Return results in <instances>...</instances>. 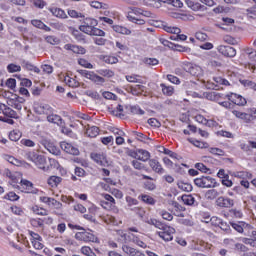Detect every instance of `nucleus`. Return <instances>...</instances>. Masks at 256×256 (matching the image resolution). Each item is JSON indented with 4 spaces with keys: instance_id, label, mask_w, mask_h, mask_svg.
Masks as SVG:
<instances>
[{
    "instance_id": "obj_1",
    "label": "nucleus",
    "mask_w": 256,
    "mask_h": 256,
    "mask_svg": "<svg viewBox=\"0 0 256 256\" xmlns=\"http://www.w3.org/2000/svg\"><path fill=\"white\" fill-rule=\"evenodd\" d=\"M227 102H222V107L224 109H235L237 107H245L247 105V98L243 97L241 94L230 92L227 94Z\"/></svg>"
},
{
    "instance_id": "obj_2",
    "label": "nucleus",
    "mask_w": 256,
    "mask_h": 256,
    "mask_svg": "<svg viewBox=\"0 0 256 256\" xmlns=\"http://www.w3.org/2000/svg\"><path fill=\"white\" fill-rule=\"evenodd\" d=\"M25 158L36 165L41 171H48L49 165H47V158L45 156L37 154L35 151L27 152Z\"/></svg>"
},
{
    "instance_id": "obj_3",
    "label": "nucleus",
    "mask_w": 256,
    "mask_h": 256,
    "mask_svg": "<svg viewBox=\"0 0 256 256\" xmlns=\"http://www.w3.org/2000/svg\"><path fill=\"white\" fill-rule=\"evenodd\" d=\"M194 185L199 189H215L219 183L211 176H200L194 179Z\"/></svg>"
},
{
    "instance_id": "obj_4",
    "label": "nucleus",
    "mask_w": 256,
    "mask_h": 256,
    "mask_svg": "<svg viewBox=\"0 0 256 256\" xmlns=\"http://www.w3.org/2000/svg\"><path fill=\"white\" fill-rule=\"evenodd\" d=\"M75 239L84 243H99V238L93 233V230H86L85 228L80 232H76Z\"/></svg>"
},
{
    "instance_id": "obj_5",
    "label": "nucleus",
    "mask_w": 256,
    "mask_h": 256,
    "mask_svg": "<svg viewBox=\"0 0 256 256\" xmlns=\"http://www.w3.org/2000/svg\"><path fill=\"white\" fill-rule=\"evenodd\" d=\"M101 197H103V200H100V207L105 209L106 211H119L117 209V202L115 201V198L111 196V194L102 193Z\"/></svg>"
},
{
    "instance_id": "obj_6",
    "label": "nucleus",
    "mask_w": 256,
    "mask_h": 256,
    "mask_svg": "<svg viewBox=\"0 0 256 256\" xmlns=\"http://www.w3.org/2000/svg\"><path fill=\"white\" fill-rule=\"evenodd\" d=\"M175 233H176L175 228L169 225L163 224L159 228L157 235L160 237V239H163V241L169 242V241H173V235H175Z\"/></svg>"
},
{
    "instance_id": "obj_7",
    "label": "nucleus",
    "mask_w": 256,
    "mask_h": 256,
    "mask_svg": "<svg viewBox=\"0 0 256 256\" xmlns=\"http://www.w3.org/2000/svg\"><path fill=\"white\" fill-rule=\"evenodd\" d=\"M90 159L100 165V167H107L109 165V160L107 159V152L105 151H94L90 154Z\"/></svg>"
},
{
    "instance_id": "obj_8",
    "label": "nucleus",
    "mask_w": 256,
    "mask_h": 256,
    "mask_svg": "<svg viewBox=\"0 0 256 256\" xmlns=\"http://www.w3.org/2000/svg\"><path fill=\"white\" fill-rule=\"evenodd\" d=\"M97 25H99L97 19L88 17L83 20V23L79 26V29L82 31V33L89 35V33H91V31H93L94 27H97Z\"/></svg>"
},
{
    "instance_id": "obj_9",
    "label": "nucleus",
    "mask_w": 256,
    "mask_h": 256,
    "mask_svg": "<svg viewBox=\"0 0 256 256\" xmlns=\"http://www.w3.org/2000/svg\"><path fill=\"white\" fill-rule=\"evenodd\" d=\"M183 71H186V73H189L193 77H199L201 73H203V70L200 66L197 64H193L191 62H183L181 65Z\"/></svg>"
},
{
    "instance_id": "obj_10",
    "label": "nucleus",
    "mask_w": 256,
    "mask_h": 256,
    "mask_svg": "<svg viewBox=\"0 0 256 256\" xmlns=\"http://www.w3.org/2000/svg\"><path fill=\"white\" fill-rule=\"evenodd\" d=\"M34 112L37 115H45L47 119L51 113H55V109H53V107H51L49 104L36 103L34 105Z\"/></svg>"
},
{
    "instance_id": "obj_11",
    "label": "nucleus",
    "mask_w": 256,
    "mask_h": 256,
    "mask_svg": "<svg viewBox=\"0 0 256 256\" xmlns=\"http://www.w3.org/2000/svg\"><path fill=\"white\" fill-rule=\"evenodd\" d=\"M78 73H80V75L82 77H85L86 79H90V81H93V83H98L101 85H103V83H105V78L95 74V72H93V71L78 70Z\"/></svg>"
},
{
    "instance_id": "obj_12",
    "label": "nucleus",
    "mask_w": 256,
    "mask_h": 256,
    "mask_svg": "<svg viewBox=\"0 0 256 256\" xmlns=\"http://www.w3.org/2000/svg\"><path fill=\"white\" fill-rule=\"evenodd\" d=\"M208 245L207 242L199 238H192L189 242V248L192 251H204V249H207Z\"/></svg>"
},
{
    "instance_id": "obj_13",
    "label": "nucleus",
    "mask_w": 256,
    "mask_h": 256,
    "mask_svg": "<svg viewBox=\"0 0 256 256\" xmlns=\"http://www.w3.org/2000/svg\"><path fill=\"white\" fill-rule=\"evenodd\" d=\"M217 51L220 55H223V57H228L230 59H233V57L237 55V50L232 46L220 45L217 47Z\"/></svg>"
},
{
    "instance_id": "obj_14",
    "label": "nucleus",
    "mask_w": 256,
    "mask_h": 256,
    "mask_svg": "<svg viewBox=\"0 0 256 256\" xmlns=\"http://www.w3.org/2000/svg\"><path fill=\"white\" fill-rule=\"evenodd\" d=\"M163 29H164V31H166V33H172V34L176 35V38L179 39L180 41H187V35L180 34L181 33L180 28L169 26V25H164Z\"/></svg>"
},
{
    "instance_id": "obj_15",
    "label": "nucleus",
    "mask_w": 256,
    "mask_h": 256,
    "mask_svg": "<svg viewBox=\"0 0 256 256\" xmlns=\"http://www.w3.org/2000/svg\"><path fill=\"white\" fill-rule=\"evenodd\" d=\"M60 147H61L62 151H64L65 153H68V155L77 156L80 153L79 148L73 146V144L68 143L66 141L61 142Z\"/></svg>"
},
{
    "instance_id": "obj_16",
    "label": "nucleus",
    "mask_w": 256,
    "mask_h": 256,
    "mask_svg": "<svg viewBox=\"0 0 256 256\" xmlns=\"http://www.w3.org/2000/svg\"><path fill=\"white\" fill-rule=\"evenodd\" d=\"M207 99H210V101H216V103L223 107V103H227V101H223V99H227V94L210 92L207 94Z\"/></svg>"
},
{
    "instance_id": "obj_17",
    "label": "nucleus",
    "mask_w": 256,
    "mask_h": 256,
    "mask_svg": "<svg viewBox=\"0 0 256 256\" xmlns=\"http://www.w3.org/2000/svg\"><path fill=\"white\" fill-rule=\"evenodd\" d=\"M122 251L128 256H146L145 253L137 248L131 247L127 244L122 245Z\"/></svg>"
},
{
    "instance_id": "obj_18",
    "label": "nucleus",
    "mask_w": 256,
    "mask_h": 256,
    "mask_svg": "<svg viewBox=\"0 0 256 256\" xmlns=\"http://www.w3.org/2000/svg\"><path fill=\"white\" fill-rule=\"evenodd\" d=\"M149 167H151L152 171L154 173H157L158 175H163L165 173V169L163 168V165H161V162L159 160L153 158L148 161Z\"/></svg>"
},
{
    "instance_id": "obj_19",
    "label": "nucleus",
    "mask_w": 256,
    "mask_h": 256,
    "mask_svg": "<svg viewBox=\"0 0 256 256\" xmlns=\"http://www.w3.org/2000/svg\"><path fill=\"white\" fill-rule=\"evenodd\" d=\"M217 207H222L225 209H229L235 205V202L231 198H225L223 196H220L216 200Z\"/></svg>"
},
{
    "instance_id": "obj_20",
    "label": "nucleus",
    "mask_w": 256,
    "mask_h": 256,
    "mask_svg": "<svg viewBox=\"0 0 256 256\" xmlns=\"http://www.w3.org/2000/svg\"><path fill=\"white\" fill-rule=\"evenodd\" d=\"M1 112L3 113L4 117L17 119V112L3 103H0V113Z\"/></svg>"
},
{
    "instance_id": "obj_21",
    "label": "nucleus",
    "mask_w": 256,
    "mask_h": 256,
    "mask_svg": "<svg viewBox=\"0 0 256 256\" xmlns=\"http://www.w3.org/2000/svg\"><path fill=\"white\" fill-rule=\"evenodd\" d=\"M42 145L51 153L52 155H61V149L55 145V143L49 141V140H44Z\"/></svg>"
},
{
    "instance_id": "obj_22",
    "label": "nucleus",
    "mask_w": 256,
    "mask_h": 256,
    "mask_svg": "<svg viewBox=\"0 0 256 256\" xmlns=\"http://www.w3.org/2000/svg\"><path fill=\"white\" fill-rule=\"evenodd\" d=\"M64 49H66V51H72L78 55H85V53H87V50L83 46L73 44H65Z\"/></svg>"
},
{
    "instance_id": "obj_23",
    "label": "nucleus",
    "mask_w": 256,
    "mask_h": 256,
    "mask_svg": "<svg viewBox=\"0 0 256 256\" xmlns=\"http://www.w3.org/2000/svg\"><path fill=\"white\" fill-rule=\"evenodd\" d=\"M99 59L100 61H103V63H106L107 65H115L119 63V58L113 55H100Z\"/></svg>"
},
{
    "instance_id": "obj_24",
    "label": "nucleus",
    "mask_w": 256,
    "mask_h": 256,
    "mask_svg": "<svg viewBox=\"0 0 256 256\" xmlns=\"http://www.w3.org/2000/svg\"><path fill=\"white\" fill-rule=\"evenodd\" d=\"M100 129L97 126H87L85 135L86 137H89L90 139H95L100 133Z\"/></svg>"
},
{
    "instance_id": "obj_25",
    "label": "nucleus",
    "mask_w": 256,
    "mask_h": 256,
    "mask_svg": "<svg viewBox=\"0 0 256 256\" xmlns=\"http://www.w3.org/2000/svg\"><path fill=\"white\" fill-rule=\"evenodd\" d=\"M162 94L165 95V97H173L175 94V88L173 86H169L165 83L160 84Z\"/></svg>"
},
{
    "instance_id": "obj_26",
    "label": "nucleus",
    "mask_w": 256,
    "mask_h": 256,
    "mask_svg": "<svg viewBox=\"0 0 256 256\" xmlns=\"http://www.w3.org/2000/svg\"><path fill=\"white\" fill-rule=\"evenodd\" d=\"M187 7L192 9V11H203L205 6L201 5L199 2H194L193 0H185Z\"/></svg>"
},
{
    "instance_id": "obj_27",
    "label": "nucleus",
    "mask_w": 256,
    "mask_h": 256,
    "mask_svg": "<svg viewBox=\"0 0 256 256\" xmlns=\"http://www.w3.org/2000/svg\"><path fill=\"white\" fill-rule=\"evenodd\" d=\"M48 123H54L55 125H63V118L60 115L52 112L47 118Z\"/></svg>"
},
{
    "instance_id": "obj_28",
    "label": "nucleus",
    "mask_w": 256,
    "mask_h": 256,
    "mask_svg": "<svg viewBox=\"0 0 256 256\" xmlns=\"http://www.w3.org/2000/svg\"><path fill=\"white\" fill-rule=\"evenodd\" d=\"M50 13L58 19H67V13L61 8H49Z\"/></svg>"
},
{
    "instance_id": "obj_29",
    "label": "nucleus",
    "mask_w": 256,
    "mask_h": 256,
    "mask_svg": "<svg viewBox=\"0 0 256 256\" xmlns=\"http://www.w3.org/2000/svg\"><path fill=\"white\" fill-rule=\"evenodd\" d=\"M189 143L194 145V147H198V149H209V143L203 142L201 140H197L195 138H188Z\"/></svg>"
},
{
    "instance_id": "obj_30",
    "label": "nucleus",
    "mask_w": 256,
    "mask_h": 256,
    "mask_svg": "<svg viewBox=\"0 0 256 256\" xmlns=\"http://www.w3.org/2000/svg\"><path fill=\"white\" fill-rule=\"evenodd\" d=\"M129 237L132 242H134L135 245L138 247H141L142 249H147V243H145L141 237L135 235V234H129Z\"/></svg>"
},
{
    "instance_id": "obj_31",
    "label": "nucleus",
    "mask_w": 256,
    "mask_h": 256,
    "mask_svg": "<svg viewBox=\"0 0 256 256\" xmlns=\"http://www.w3.org/2000/svg\"><path fill=\"white\" fill-rule=\"evenodd\" d=\"M97 74L101 75V77H103V79H113V77H115V71L111 70V69H100L97 70Z\"/></svg>"
},
{
    "instance_id": "obj_32",
    "label": "nucleus",
    "mask_w": 256,
    "mask_h": 256,
    "mask_svg": "<svg viewBox=\"0 0 256 256\" xmlns=\"http://www.w3.org/2000/svg\"><path fill=\"white\" fill-rule=\"evenodd\" d=\"M48 207H53L56 211H58L57 215H63V203L57 201L55 198H52Z\"/></svg>"
},
{
    "instance_id": "obj_33",
    "label": "nucleus",
    "mask_w": 256,
    "mask_h": 256,
    "mask_svg": "<svg viewBox=\"0 0 256 256\" xmlns=\"http://www.w3.org/2000/svg\"><path fill=\"white\" fill-rule=\"evenodd\" d=\"M7 104L10 107H13V109H17L18 111H21L23 109V101H19V98H11L7 101Z\"/></svg>"
},
{
    "instance_id": "obj_34",
    "label": "nucleus",
    "mask_w": 256,
    "mask_h": 256,
    "mask_svg": "<svg viewBox=\"0 0 256 256\" xmlns=\"http://www.w3.org/2000/svg\"><path fill=\"white\" fill-rule=\"evenodd\" d=\"M31 211L34 213V215H40L41 217L49 215V211L43 207H40L39 205L32 206Z\"/></svg>"
},
{
    "instance_id": "obj_35",
    "label": "nucleus",
    "mask_w": 256,
    "mask_h": 256,
    "mask_svg": "<svg viewBox=\"0 0 256 256\" xmlns=\"http://www.w3.org/2000/svg\"><path fill=\"white\" fill-rule=\"evenodd\" d=\"M177 187L180 189V191H185L186 193H191V191H193V185L188 182L178 181Z\"/></svg>"
},
{
    "instance_id": "obj_36",
    "label": "nucleus",
    "mask_w": 256,
    "mask_h": 256,
    "mask_svg": "<svg viewBox=\"0 0 256 256\" xmlns=\"http://www.w3.org/2000/svg\"><path fill=\"white\" fill-rule=\"evenodd\" d=\"M61 181H63V178L59 176H50L47 180V183L49 187L55 188V187H59V184L61 183Z\"/></svg>"
},
{
    "instance_id": "obj_37",
    "label": "nucleus",
    "mask_w": 256,
    "mask_h": 256,
    "mask_svg": "<svg viewBox=\"0 0 256 256\" xmlns=\"http://www.w3.org/2000/svg\"><path fill=\"white\" fill-rule=\"evenodd\" d=\"M64 82L66 83V85H68V87H72V89L79 87V81L69 75H66L64 77Z\"/></svg>"
},
{
    "instance_id": "obj_38",
    "label": "nucleus",
    "mask_w": 256,
    "mask_h": 256,
    "mask_svg": "<svg viewBox=\"0 0 256 256\" xmlns=\"http://www.w3.org/2000/svg\"><path fill=\"white\" fill-rule=\"evenodd\" d=\"M104 221L105 223H107V225H114V226L121 225V220L109 214L104 217Z\"/></svg>"
},
{
    "instance_id": "obj_39",
    "label": "nucleus",
    "mask_w": 256,
    "mask_h": 256,
    "mask_svg": "<svg viewBox=\"0 0 256 256\" xmlns=\"http://www.w3.org/2000/svg\"><path fill=\"white\" fill-rule=\"evenodd\" d=\"M233 175L237 179H253V174L248 171H237Z\"/></svg>"
},
{
    "instance_id": "obj_40",
    "label": "nucleus",
    "mask_w": 256,
    "mask_h": 256,
    "mask_svg": "<svg viewBox=\"0 0 256 256\" xmlns=\"http://www.w3.org/2000/svg\"><path fill=\"white\" fill-rule=\"evenodd\" d=\"M182 202L184 203V205H195V197H193V195L191 194H184L181 197Z\"/></svg>"
},
{
    "instance_id": "obj_41",
    "label": "nucleus",
    "mask_w": 256,
    "mask_h": 256,
    "mask_svg": "<svg viewBox=\"0 0 256 256\" xmlns=\"http://www.w3.org/2000/svg\"><path fill=\"white\" fill-rule=\"evenodd\" d=\"M138 199H141L143 203H146V205H155V203H157V201H155V198L147 194L140 195Z\"/></svg>"
},
{
    "instance_id": "obj_42",
    "label": "nucleus",
    "mask_w": 256,
    "mask_h": 256,
    "mask_svg": "<svg viewBox=\"0 0 256 256\" xmlns=\"http://www.w3.org/2000/svg\"><path fill=\"white\" fill-rule=\"evenodd\" d=\"M138 159L139 161H149L151 159V153H149V151L147 150H143V149H140L138 150Z\"/></svg>"
},
{
    "instance_id": "obj_43",
    "label": "nucleus",
    "mask_w": 256,
    "mask_h": 256,
    "mask_svg": "<svg viewBox=\"0 0 256 256\" xmlns=\"http://www.w3.org/2000/svg\"><path fill=\"white\" fill-rule=\"evenodd\" d=\"M125 79L128 83H143L141 76L137 74L126 75Z\"/></svg>"
},
{
    "instance_id": "obj_44",
    "label": "nucleus",
    "mask_w": 256,
    "mask_h": 256,
    "mask_svg": "<svg viewBox=\"0 0 256 256\" xmlns=\"http://www.w3.org/2000/svg\"><path fill=\"white\" fill-rule=\"evenodd\" d=\"M113 29L115 33H120V35H131V31L125 26L115 25Z\"/></svg>"
},
{
    "instance_id": "obj_45",
    "label": "nucleus",
    "mask_w": 256,
    "mask_h": 256,
    "mask_svg": "<svg viewBox=\"0 0 256 256\" xmlns=\"http://www.w3.org/2000/svg\"><path fill=\"white\" fill-rule=\"evenodd\" d=\"M8 163H11L12 165H15L16 167H25V165H27V162L19 160L13 156H10L8 158Z\"/></svg>"
},
{
    "instance_id": "obj_46",
    "label": "nucleus",
    "mask_w": 256,
    "mask_h": 256,
    "mask_svg": "<svg viewBox=\"0 0 256 256\" xmlns=\"http://www.w3.org/2000/svg\"><path fill=\"white\" fill-rule=\"evenodd\" d=\"M127 19L128 21H130L131 23H135L136 25H145V20L133 16V13L128 14Z\"/></svg>"
},
{
    "instance_id": "obj_47",
    "label": "nucleus",
    "mask_w": 256,
    "mask_h": 256,
    "mask_svg": "<svg viewBox=\"0 0 256 256\" xmlns=\"http://www.w3.org/2000/svg\"><path fill=\"white\" fill-rule=\"evenodd\" d=\"M253 225L244 222V226H243V232L242 235H245L246 237H251V234L253 233Z\"/></svg>"
},
{
    "instance_id": "obj_48",
    "label": "nucleus",
    "mask_w": 256,
    "mask_h": 256,
    "mask_svg": "<svg viewBox=\"0 0 256 256\" xmlns=\"http://www.w3.org/2000/svg\"><path fill=\"white\" fill-rule=\"evenodd\" d=\"M255 5L246 9V15L249 19H256V0H252Z\"/></svg>"
},
{
    "instance_id": "obj_49",
    "label": "nucleus",
    "mask_w": 256,
    "mask_h": 256,
    "mask_svg": "<svg viewBox=\"0 0 256 256\" xmlns=\"http://www.w3.org/2000/svg\"><path fill=\"white\" fill-rule=\"evenodd\" d=\"M244 53L248 56V59L256 63V50L253 48H245Z\"/></svg>"
},
{
    "instance_id": "obj_50",
    "label": "nucleus",
    "mask_w": 256,
    "mask_h": 256,
    "mask_svg": "<svg viewBox=\"0 0 256 256\" xmlns=\"http://www.w3.org/2000/svg\"><path fill=\"white\" fill-rule=\"evenodd\" d=\"M239 83H241L243 87H248L249 89H252V91H255V87H256L255 82L247 79H240Z\"/></svg>"
},
{
    "instance_id": "obj_51",
    "label": "nucleus",
    "mask_w": 256,
    "mask_h": 256,
    "mask_svg": "<svg viewBox=\"0 0 256 256\" xmlns=\"http://www.w3.org/2000/svg\"><path fill=\"white\" fill-rule=\"evenodd\" d=\"M205 197L206 199H210V201H213V199H217V197H219V192L215 189H210L206 191Z\"/></svg>"
},
{
    "instance_id": "obj_52",
    "label": "nucleus",
    "mask_w": 256,
    "mask_h": 256,
    "mask_svg": "<svg viewBox=\"0 0 256 256\" xmlns=\"http://www.w3.org/2000/svg\"><path fill=\"white\" fill-rule=\"evenodd\" d=\"M70 31L73 35V37H75V39H77V41H84L85 40V36L83 35V33H81V31L71 27Z\"/></svg>"
},
{
    "instance_id": "obj_53",
    "label": "nucleus",
    "mask_w": 256,
    "mask_h": 256,
    "mask_svg": "<svg viewBox=\"0 0 256 256\" xmlns=\"http://www.w3.org/2000/svg\"><path fill=\"white\" fill-rule=\"evenodd\" d=\"M234 249L235 251H238V253H249V247L243 243H236Z\"/></svg>"
},
{
    "instance_id": "obj_54",
    "label": "nucleus",
    "mask_w": 256,
    "mask_h": 256,
    "mask_svg": "<svg viewBox=\"0 0 256 256\" xmlns=\"http://www.w3.org/2000/svg\"><path fill=\"white\" fill-rule=\"evenodd\" d=\"M172 205L177 217H181V214L185 211V207L179 204V202H173Z\"/></svg>"
},
{
    "instance_id": "obj_55",
    "label": "nucleus",
    "mask_w": 256,
    "mask_h": 256,
    "mask_svg": "<svg viewBox=\"0 0 256 256\" xmlns=\"http://www.w3.org/2000/svg\"><path fill=\"white\" fill-rule=\"evenodd\" d=\"M88 35L93 37H105V31L97 28V26H94V29H92Z\"/></svg>"
},
{
    "instance_id": "obj_56",
    "label": "nucleus",
    "mask_w": 256,
    "mask_h": 256,
    "mask_svg": "<svg viewBox=\"0 0 256 256\" xmlns=\"http://www.w3.org/2000/svg\"><path fill=\"white\" fill-rule=\"evenodd\" d=\"M143 89H145V86L138 84V85L132 86L130 88V91L132 95H141V93H143Z\"/></svg>"
},
{
    "instance_id": "obj_57",
    "label": "nucleus",
    "mask_w": 256,
    "mask_h": 256,
    "mask_svg": "<svg viewBox=\"0 0 256 256\" xmlns=\"http://www.w3.org/2000/svg\"><path fill=\"white\" fill-rule=\"evenodd\" d=\"M9 139L10 141L17 142L19 139H21V132L19 130H12L9 133Z\"/></svg>"
},
{
    "instance_id": "obj_58",
    "label": "nucleus",
    "mask_w": 256,
    "mask_h": 256,
    "mask_svg": "<svg viewBox=\"0 0 256 256\" xmlns=\"http://www.w3.org/2000/svg\"><path fill=\"white\" fill-rule=\"evenodd\" d=\"M7 71L8 73H19L21 72V66L14 63H10L7 65Z\"/></svg>"
},
{
    "instance_id": "obj_59",
    "label": "nucleus",
    "mask_w": 256,
    "mask_h": 256,
    "mask_svg": "<svg viewBox=\"0 0 256 256\" xmlns=\"http://www.w3.org/2000/svg\"><path fill=\"white\" fill-rule=\"evenodd\" d=\"M244 225H245L244 221H239L237 223H235V222L231 223L232 229H235L237 231V233H241V234L243 233Z\"/></svg>"
},
{
    "instance_id": "obj_60",
    "label": "nucleus",
    "mask_w": 256,
    "mask_h": 256,
    "mask_svg": "<svg viewBox=\"0 0 256 256\" xmlns=\"http://www.w3.org/2000/svg\"><path fill=\"white\" fill-rule=\"evenodd\" d=\"M80 253H82V255H86V256H97V254H95L93 252V249H91V247H89V246H82L80 249Z\"/></svg>"
},
{
    "instance_id": "obj_61",
    "label": "nucleus",
    "mask_w": 256,
    "mask_h": 256,
    "mask_svg": "<svg viewBox=\"0 0 256 256\" xmlns=\"http://www.w3.org/2000/svg\"><path fill=\"white\" fill-rule=\"evenodd\" d=\"M213 81H215L217 85H224L225 87H229V85H231L227 79L221 76L214 77Z\"/></svg>"
},
{
    "instance_id": "obj_62",
    "label": "nucleus",
    "mask_w": 256,
    "mask_h": 256,
    "mask_svg": "<svg viewBox=\"0 0 256 256\" xmlns=\"http://www.w3.org/2000/svg\"><path fill=\"white\" fill-rule=\"evenodd\" d=\"M131 163L134 169H137L138 171H147L145 164L141 163L139 160H133Z\"/></svg>"
},
{
    "instance_id": "obj_63",
    "label": "nucleus",
    "mask_w": 256,
    "mask_h": 256,
    "mask_svg": "<svg viewBox=\"0 0 256 256\" xmlns=\"http://www.w3.org/2000/svg\"><path fill=\"white\" fill-rule=\"evenodd\" d=\"M78 65H81V67H85V69H93V64H91L89 60L85 58H79Z\"/></svg>"
},
{
    "instance_id": "obj_64",
    "label": "nucleus",
    "mask_w": 256,
    "mask_h": 256,
    "mask_svg": "<svg viewBox=\"0 0 256 256\" xmlns=\"http://www.w3.org/2000/svg\"><path fill=\"white\" fill-rule=\"evenodd\" d=\"M10 211L13 213V215H18L19 217H21L23 215V213H25L23 211V208H21V206H17V205L10 207Z\"/></svg>"
}]
</instances>
